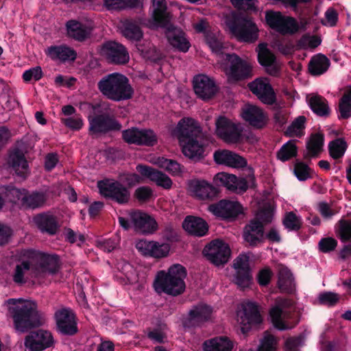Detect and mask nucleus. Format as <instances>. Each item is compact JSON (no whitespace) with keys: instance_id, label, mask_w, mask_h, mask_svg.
I'll return each mask as SVG.
<instances>
[{"instance_id":"1","label":"nucleus","mask_w":351,"mask_h":351,"mask_svg":"<svg viewBox=\"0 0 351 351\" xmlns=\"http://www.w3.org/2000/svg\"><path fill=\"white\" fill-rule=\"evenodd\" d=\"M182 145L183 154L194 162L205 156L207 140L199 123L191 117L182 118L173 130Z\"/></svg>"},{"instance_id":"2","label":"nucleus","mask_w":351,"mask_h":351,"mask_svg":"<svg viewBox=\"0 0 351 351\" xmlns=\"http://www.w3.org/2000/svg\"><path fill=\"white\" fill-rule=\"evenodd\" d=\"M8 302L13 305L9 308V311L17 330L25 332L41 324V315L36 302L11 298Z\"/></svg>"},{"instance_id":"3","label":"nucleus","mask_w":351,"mask_h":351,"mask_svg":"<svg viewBox=\"0 0 351 351\" xmlns=\"http://www.w3.org/2000/svg\"><path fill=\"white\" fill-rule=\"evenodd\" d=\"M186 274V268L180 264L171 266L167 271H159L154 282L155 291L173 296L182 294L186 288L184 278Z\"/></svg>"},{"instance_id":"4","label":"nucleus","mask_w":351,"mask_h":351,"mask_svg":"<svg viewBox=\"0 0 351 351\" xmlns=\"http://www.w3.org/2000/svg\"><path fill=\"white\" fill-rule=\"evenodd\" d=\"M97 88L104 96L113 101L128 100L134 95L129 79L119 73H112L103 77L98 82Z\"/></svg>"},{"instance_id":"5","label":"nucleus","mask_w":351,"mask_h":351,"mask_svg":"<svg viewBox=\"0 0 351 351\" xmlns=\"http://www.w3.org/2000/svg\"><path fill=\"white\" fill-rule=\"evenodd\" d=\"M25 256L33 262L32 269L38 273L56 274L61 267L60 256L35 250H27Z\"/></svg>"},{"instance_id":"6","label":"nucleus","mask_w":351,"mask_h":351,"mask_svg":"<svg viewBox=\"0 0 351 351\" xmlns=\"http://www.w3.org/2000/svg\"><path fill=\"white\" fill-rule=\"evenodd\" d=\"M223 61V69L229 79L238 82L251 77L252 66L235 53H226Z\"/></svg>"},{"instance_id":"7","label":"nucleus","mask_w":351,"mask_h":351,"mask_svg":"<svg viewBox=\"0 0 351 351\" xmlns=\"http://www.w3.org/2000/svg\"><path fill=\"white\" fill-rule=\"evenodd\" d=\"M231 34L239 42L253 43L258 38V29L256 25L247 17L236 18L228 21Z\"/></svg>"},{"instance_id":"8","label":"nucleus","mask_w":351,"mask_h":351,"mask_svg":"<svg viewBox=\"0 0 351 351\" xmlns=\"http://www.w3.org/2000/svg\"><path fill=\"white\" fill-rule=\"evenodd\" d=\"M100 194L118 204H127L130 199V190L119 181L105 179L97 182Z\"/></svg>"},{"instance_id":"9","label":"nucleus","mask_w":351,"mask_h":351,"mask_svg":"<svg viewBox=\"0 0 351 351\" xmlns=\"http://www.w3.org/2000/svg\"><path fill=\"white\" fill-rule=\"evenodd\" d=\"M215 134L223 142L231 144L243 141V128L225 116H219L215 120Z\"/></svg>"},{"instance_id":"10","label":"nucleus","mask_w":351,"mask_h":351,"mask_svg":"<svg viewBox=\"0 0 351 351\" xmlns=\"http://www.w3.org/2000/svg\"><path fill=\"white\" fill-rule=\"evenodd\" d=\"M88 123V132L91 136L119 131L122 128L121 124L113 116L106 112L89 117Z\"/></svg>"},{"instance_id":"11","label":"nucleus","mask_w":351,"mask_h":351,"mask_svg":"<svg viewBox=\"0 0 351 351\" xmlns=\"http://www.w3.org/2000/svg\"><path fill=\"white\" fill-rule=\"evenodd\" d=\"M123 140L130 145L153 147L158 143V136L151 129L132 127L121 132Z\"/></svg>"},{"instance_id":"12","label":"nucleus","mask_w":351,"mask_h":351,"mask_svg":"<svg viewBox=\"0 0 351 351\" xmlns=\"http://www.w3.org/2000/svg\"><path fill=\"white\" fill-rule=\"evenodd\" d=\"M265 19L271 29L283 35L293 34L299 30L298 23L294 18L285 16L279 12H267Z\"/></svg>"},{"instance_id":"13","label":"nucleus","mask_w":351,"mask_h":351,"mask_svg":"<svg viewBox=\"0 0 351 351\" xmlns=\"http://www.w3.org/2000/svg\"><path fill=\"white\" fill-rule=\"evenodd\" d=\"M265 19L271 29L283 35L293 34L299 30L298 23L294 18L285 16L279 12H267Z\"/></svg>"},{"instance_id":"14","label":"nucleus","mask_w":351,"mask_h":351,"mask_svg":"<svg viewBox=\"0 0 351 351\" xmlns=\"http://www.w3.org/2000/svg\"><path fill=\"white\" fill-rule=\"evenodd\" d=\"M208 210L217 217L228 221H234L243 213V207L239 202L226 199L209 205Z\"/></svg>"},{"instance_id":"15","label":"nucleus","mask_w":351,"mask_h":351,"mask_svg":"<svg viewBox=\"0 0 351 351\" xmlns=\"http://www.w3.org/2000/svg\"><path fill=\"white\" fill-rule=\"evenodd\" d=\"M202 253L209 261L218 266L228 261L230 249L222 240L215 239L204 247Z\"/></svg>"},{"instance_id":"16","label":"nucleus","mask_w":351,"mask_h":351,"mask_svg":"<svg viewBox=\"0 0 351 351\" xmlns=\"http://www.w3.org/2000/svg\"><path fill=\"white\" fill-rule=\"evenodd\" d=\"M212 313L213 308L210 305L204 303L194 305L183 318V326L188 328L201 327L210 319Z\"/></svg>"},{"instance_id":"17","label":"nucleus","mask_w":351,"mask_h":351,"mask_svg":"<svg viewBox=\"0 0 351 351\" xmlns=\"http://www.w3.org/2000/svg\"><path fill=\"white\" fill-rule=\"evenodd\" d=\"M101 53L108 62L114 64H125L130 56L125 47L116 41H106L101 47Z\"/></svg>"},{"instance_id":"18","label":"nucleus","mask_w":351,"mask_h":351,"mask_svg":"<svg viewBox=\"0 0 351 351\" xmlns=\"http://www.w3.org/2000/svg\"><path fill=\"white\" fill-rule=\"evenodd\" d=\"M165 29V37L169 45L177 51L186 53L190 47L191 43L186 34L180 27H178L168 22L166 26H160Z\"/></svg>"},{"instance_id":"19","label":"nucleus","mask_w":351,"mask_h":351,"mask_svg":"<svg viewBox=\"0 0 351 351\" xmlns=\"http://www.w3.org/2000/svg\"><path fill=\"white\" fill-rule=\"evenodd\" d=\"M57 331L61 335L73 336L78 332L74 313L70 308H62L55 313Z\"/></svg>"},{"instance_id":"20","label":"nucleus","mask_w":351,"mask_h":351,"mask_svg":"<svg viewBox=\"0 0 351 351\" xmlns=\"http://www.w3.org/2000/svg\"><path fill=\"white\" fill-rule=\"evenodd\" d=\"M136 248L145 256L161 258L168 255L170 246L168 243H160L154 241L141 239L136 243Z\"/></svg>"},{"instance_id":"21","label":"nucleus","mask_w":351,"mask_h":351,"mask_svg":"<svg viewBox=\"0 0 351 351\" xmlns=\"http://www.w3.org/2000/svg\"><path fill=\"white\" fill-rule=\"evenodd\" d=\"M243 239L247 245L256 247L265 242V228L258 221L250 219L243 228Z\"/></svg>"},{"instance_id":"22","label":"nucleus","mask_w":351,"mask_h":351,"mask_svg":"<svg viewBox=\"0 0 351 351\" xmlns=\"http://www.w3.org/2000/svg\"><path fill=\"white\" fill-rule=\"evenodd\" d=\"M189 189L191 195L199 200H213L219 193L216 187L204 180H190Z\"/></svg>"},{"instance_id":"23","label":"nucleus","mask_w":351,"mask_h":351,"mask_svg":"<svg viewBox=\"0 0 351 351\" xmlns=\"http://www.w3.org/2000/svg\"><path fill=\"white\" fill-rule=\"evenodd\" d=\"M53 337L49 331L37 330L32 331L25 340V346L30 351H41L52 346Z\"/></svg>"},{"instance_id":"24","label":"nucleus","mask_w":351,"mask_h":351,"mask_svg":"<svg viewBox=\"0 0 351 351\" xmlns=\"http://www.w3.org/2000/svg\"><path fill=\"white\" fill-rule=\"evenodd\" d=\"M193 84L195 93L203 100L211 99L218 91L215 82L206 75H196L193 79Z\"/></svg>"},{"instance_id":"25","label":"nucleus","mask_w":351,"mask_h":351,"mask_svg":"<svg viewBox=\"0 0 351 351\" xmlns=\"http://www.w3.org/2000/svg\"><path fill=\"white\" fill-rule=\"evenodd\" d=\"M250 90L263 104L274 105L276 103V96L270 84L263 80L256 79L248 84Z\"/></svg>"},{"instance_id":"26","label":"nucleus","mask_w":351,"mask_h":351,"mask_svg":"<svg viewBox=\"0 0 351 351\" xmlns=\"http://www.w3.org/2000/svg\"><path fill=\"white\" fill-rule=\"evenodd\" d=\"M130 219L135 230L144 234H152L158 228V223L154 218L139 210L132 211Z\"/></svg>"},{"instance_id":"27","label":"nucleus","mask_w":351,"mask_h":351,"mask_svg":"<svg viewBox=\"0 0 351 351\" xmlns=\"http://www.w3.org/2000/svg\"><path fill=\"white\" fill-rule=\"evenodd\" d=\"M257 59L258 63L265 68L268 74L272 76L279 74L280 69L276 64V56L268 49L267 44L260 43L258 45Z\"/></svg>"},{"instance_id":"28","label":"nucleus","mask_w":351,"mask_h":351,"mask_svg":"<svg viewBox=\"0 0 351 351\" xmlns=\"http://www.w3.org/2000/svg\"><path fill=\"white\" fill-rule=\"evenodd\" d=\"M136 169L142 176L155 182L157 186L165 189H170L171 188L172 180L162 171L145 165H138Z\"/></svg>"},{"instance_id":"29","label":"nucleus","mask_w":351,"mask_h":351,"mask_svg":"<svg viewBox=\"0 0 351 351\" xmlns=\"http://www.w3.org/2000/svg\"><path fill=\"white\" fill-rule=\"evenodd\" d=\"M241 330L243 334H247L252 326L262 322L258 305L252 302H248L243 305V317H241Z\"/></svg>"},{"instance_id":"30","label":"nucleus","mask_w":351,"mask_h":351,"mask_svg":"<svg viewBox=\"0 0 351 351\" xmlns=\"http://www.w3.org/2000/svg\"><path fill=\"white\" fill-rule=\"evenodd\" d=\"M213 157L217 164L224 165L234 168H243L247 164L245 158L227 149L215 151Z\"/></svg>"},{"instance_id":"31","label":"nucleus","mask_w":351,"mask_h":351,"mask_svg":"<svg viewBox=\"0 0 351 351\" xmlns=\"http://www.w3.org/2000/svg\"><path fill=\"white\" fill-rule=\"evenodd\" d=\"M242 118L251 126L257 129L264 128L267 123V117L263 110L256 106L248 105L243 109Z\"/></svg>"},{"instance_id":"32","label":"nucleus","mask_w":351,"mask_h":351,"mask_svg":"<svg viewBox=\"0 0 351 351\" xmlns=\"http://www.w3.org/2000/svg\"><path fill=\"white\" fill-rule=\"evenodd\" d=\"M34 222L42 233L49 235H55L60 228L57 217L49 213L37 214L34 217Z\"/></svg>"},{"instance_id":"33","label":"nucleus","mask_w":351,"mask_h":351,"mask_svg":"<svg viewBox=\"0 0 351 351\" xmlns=\"http://www.w3.org/2000/svg\"><path fill=\"white\" fill-rule=\"evenodd\" d=\"M182 228L189 234L202 237L208 234V224L202 218L189 215L185 217L182 222Z\"/></svg>"},{"instance_id":"34","label":"nucleus","mask_w":351,"mask_h":351,"mask_svg":"<svg viewBox=\"0 0 351 351\" xmlns=\"http://www.w3.org/2000/svg\"><path fill=\"white\" fill-rule=\"evenodd\" d=\"M67 36L79 42L90 38L92 29L86 24L76 20H69L66 23Z\"/></svg>"},{"instance_id":"35","label":"nucleus","mask_w":351,"mask_h":351,"mask_svg":"<svg viewBox=\"0 0 351 351\" xmlns=\"http://www.w3.org/2000/svg\"><path fill=\"white\" fill-rule=\"evenodd\" d=\"M46 54L53 60L61 62L74 61L77 58V52L65 45H52L47 48Z\"/></svg>"},{"instance_id":"36","label":"nucleus","mask_w":351,"mask_h":351,"mask_svg":"<svg viewBox=\"0 0 351 351\" xmlns=\"http://www.w3.org/2000/svg\"><path fill=\"white\" fill-rule=\"evenodd\" d=\"M234 342L226 336H217L203 343L204 351H232Z\"/></svg>"},{"instance_id":"37","label":"nucleus","mask_w":351,"mask_h":351,"mask_svg":"<svg viewBox=\"0 0 351 351\" xmlns=\"http://www.w3.org/2000/svg\"><path fill=\"white\" fill-rule=\"evenodd\" d=\"M48 199L47 195L43 191H26L23 196L22 206L25 209L35 210L43 207Z\"/></svg>"},{"instance_id":"38","label":"nucleus","mask_w":351,"mask_h":351,"mask_svg":"<svg viewBox=\"0 0 351 351\" xmlns=\"http://www.w3.org/2000/svg\"><path fill=\"white\" fill-rule=\"evenodd\" d=\"M154 23L157 27L166 26L170 21L169 14L167 12V5L165 0H152Z\"/></svg>"},{"instance_id":"39","label":"nucleus","mask_w":351,"mask_h":351,"mask_svg":"<svg viewBox=\"0 0 351 351\" xmlns=\"http://www.w3.org/2000/svg\"><path fill=\"white\" fill-rule=\"evenodd\" d=\"M308 104L311 110L319 117H328L331 112L327 99L319 95H313Z\"/></svg>"},{"instance_id":"40","label":"nucleus","mask_w":351,"mask_h":351,"mask_svg":"<svg viewBox=\"0 0 351 351\" xmlns=\"http://www.w3.org/2000/svg\"><path fill=\"white\" fill-rule=\"evenodd\" d=\"M330 60L324 54L318 53L312 57L308 63V71L313 76H318L327 71Z\"/></svg>"},{"instance_id":"41","label":"nucleus","mask_w":351,"mask_h":351,"mask_svg":"<svg viewBox=\"0 0 351 351\" xmlns=\"http://www.w3.org/2000/svg\"><path fill=\"white\" fill-rule=\"evenodd\" d=\"M9 162L16 173L25 178L28 171V163L24 154L19 150H16L10 155Z\"/></svg>"},{"instance_id":"42","label":"nucleus","mask_w":351,"mask_h":351,"mask_svg":"<svg viewBox=\"0 0 351 351\" xmlns=\"http://www.w3.org/2000/svg\"><path fill=\"white\" fill-rule=\"evenodd\" d=\"M121 33L123 36L131 40L139 41L143 38V31L138 23L132 19H125L122 23Z\"/></svg>"},{"instance_id":"43","label":"nucleus","mask_w":351,"mask_h":351,"mask_svg":"<svg viewBox=\"0 0 351 351\" xmlns=\"http://www.w3.org/2000/svg\"><path fill=\"white\" fill-rule=\"evenodd\" d=\"M278 287L282 292L291 293L294 288V279L291 271L281 265L278 271Z\"/></svg>"},{"instance_id":"44","label":"nucleus","mask_w":351,"mask_h":351,"mask_svg":"<svg viewBox=\"0 0 351 351\" xmlns=\"http://www.w3.org/2000/svg\"><path fill=\"white\" fill-rule=\"evenodd\" d=\"M295 140H289L282 145L276 153V157L282 162L288 161L298 156V147Z\"/></svg>"},{"instance_id":"45","label":"nucleus","mask_w":351,"mask_h":351,"mask_svg":"<svg viewBox=\"0 0 351 351\" xmlns=\"http://www.w3.org/2000/svg\"><path fill=\"white\" fill-rule=\"evenodd\" d=\"M213 180L215 184L217 186H224L229 191H237L238 178L233 174L220 172L215 176Z\"/></svg>"},{"instance_id":"46","label":"nucleus","mask_w":351,"mask_h":351,"mask_svg":"<svg viewBox=\"0 0 351 351\" xmlns=\"http://www.w3.org/2000/svg\"><path fill=\"white\" fill-rule=\"evenodd\" d=\"M324 136L321 133H315L311 136L306 143V149L311 157H316L322 151Z\"/></svg>"},{"instance_id":"47","label":"nucleus","mask_w":351,"mask_h":351,"mask_svg":"<svg viewBox=\"0 0 351 351\" xmlns=\"http://www.w3.org/2000/svg\"><path fill=\"white\" fill-rule=\"evenodd\" d=\"M348 147L347 143L343 138H337L328 144V152L331 158L335 160L341 159Z\"/></svg>"},{"instance_id":"48","label":"nucleus","mask_w":351,"mask_h":351,"mask_svg":"<svg viewBox=\"0 0 351 351\" xmlns=\"http://www.w3.org/2000/svg\"><path fill=\"white\" fill-rule=\"evenodd\" d=\"M306 121L304 116H299L295 118L285 132V135L287 137H301L303 135L302 132L305 128Z\"/></svg>"},{"instance_id":"49","label":"nucleus","mask_w":351,"mask_h":351,"mask_svg":"<svg viewBox=\"0 0 351 351\" xmlns=\"http://www.w3.org/2000/svg\"><path fill=\"white\" fill-rule=\"evenodd\" d=\"M274 211L271 205H267L259 209L252 219L261 223L265 228V226L271 223L274 218Z\"/></svg>"},{"instance_id":"50","label":"nucleus","mask_w":351,"mask_h":351,"mask_svg":"<svg viewBox=\"0 0 351 351\" xmlns=\"http://www.w3.org/2000/svg\"><path fill=\"white\" fill-rule=\"evenodd\" d=\"M158 165L172 175L178 176L182 173L184 167L176 160L167 159L163 157L158 158Z\"/></svg>"},{"instance_id":"51","label":"nucleus","mask_w":351,"mask_h":351,"mask_svg":"<svg viewBox=\"0 0 351 351\" xmlns=\"http://www.w3.org/2000/svg\"><path fill=\"white\" fill-rule=\"evenodd\" d=\"M204 37L206 44L213 52L215 53H222V50L223 49V43L219 38V34L217 32L208 31L206 33V36Z\"/></svg>"},{"instance_id":"52","label":"nucleus","mask_w":351,"mask_h":351,"mask_svg":"<svg viewBox=\"0 0 351 351\" xmlns=\"http://www.w3.org/2000/svg\"><path fill=\"white\" fill-rule=\"evenodd\" d=\"M337 236L343 243L351 241V221L343 219L339 221Z\"/></svg>"},{"instance_id":"53","label":"nucleus","mask_w":351,"mask_h":351,"mask_svg":"<svg viewBox=\"0 0 351 351\" xmlns=\"http://www.w3.org/2000/svg\"><path fill=\"white\" fill-rule=\"evenodd\" d=\"M282 224L289 231H298L302 228L300 218L293 212H288L285 214Z\"/></svg>"},{"instance_id":"54","label":"nucleus","mask_w":351,"mask_h":351,"mask_svg":"<svg viewBox=\"0 0 351 351\" xmlns=\"http://www.w3.org/2000/svg\"><path fill=\"white\" fill-rule=\"evenodd\" d=\"M282 311L279 306H274L269 311V316L274 326L280 330H285L290 328L282 319Z\"/></svg>"},{"instance_id":"55","label":"nucleus","mask_w":351,"mask_h":351,"mask_svg":"<svg viewBox=\"0 0 351 351\" xmlns=\"http://www.w3.org/2000/svg\"><path fill=\"white\" fill-rule=\"evenodd\" d=\"M27 189H19L15 187L14 185H8L5 188V196L10 202L16 203L17 202H21L22 206V202H23V196H25Z\"/></svg>"},{"instance_id":"56","label":"nucleus","mask_w":351,"mask_h":351,"mask_svg":"<svg viewBox=\"0 0 351 351\" xmlns=\"http://www.w3.org/2000/svg\"><path fill=\"white\" fill-rule=\"evenodd\" d=\"M32 269V264L28 261H23L21 264L16 265L13 275V280L15 283L22 285L26 282L24 279L25 271Z\"/></svg>"},{"instance_id":"57","label":"nucleus","mask_w":351,"mask_h":351,"mask_svg":"<svg viewBox=\"0 0 351 351\" xmlns=\"http://www.w3.org/2000/svg\"><path fill=\"white\" fill-rule=\"evenodd\" d=\"M252 278L250 269L237 270L234 276V282L238 287L245 289L249 287Z\"/></svg>"},{"instance_id":"58","label":"nucleus","mask_w":351,"mask_h":351,"mask_svg":"<svg viewBox=\"0 0 351 351\" xmlns=\"http://www.w3.org/2000/svg\"><path fill=\"white\" fill-rule=\"evenodd\" d=\"M318 300L319 303L322 305L334 306L339 301V295L334 292L324 291L319 293Z\"/></svg>"},{"instance_id":"59","label":"nucleus","mask_w":351,"mask_h":351,"mask_svg":"<svg viewBox=\"0 0 351 351\" xmlns=\"http://www.w3.org/2000/svg\"><path fill=\"white\" fill-rule=\"evenodd\" d=\"M274 273L269 267L261 269L256 275V281L261 287H267L269 285Z\"/></svg>"},{"instance_id":"60","label":"nucleus","mask_w":351,"mask_h":351,"mask_svg":"<svg viewBox=\"0 0 351 351\" xmlns=\"http://www.w3.org/2000/svg\"><path fill=\"white\" fill-rule=\"evenodd\" d=\"M43 77V72L40 66L30 68L23 72L22 78L25 82H29L31 80L38 81Z\"/></svg>"},{"instance_id":"61","label":"nucleus","mask_w":351,"mask_h":351,"mask_svg":"<svg viewBox=\"0 0 351 351\" xmlns=\"http://www.w3.org/2000/svg\"><path fill=\"white\" fill-rule=\"evenodd\" d=\"M311 169L303 162H297L294 165V174L300 181L306 180L310 178L309 171Z\"/></svg>"},{"instance_id":"62","label":"nucleus","mask_w":351,"mask_h":351,"mask_svg":"<svg viewBox=\"0 0 351 351\" xmlns=\"http://www.w3.org/2000/svg\"><path fill=\"white\" fill-rule=\"evenodd\" d=\"M274 104L275 112L274 114V119L276 124H278L280 128H282L288 121V113L286 110L282 109L276 104Z\"/></svg>"},{"instance_id":"63","label":"nucleus","mask_w":351,"mask_h":351,"mask_svg":"<svg viewBox=\"0 0 351 351\" xmlns=\"http://www.w3.org/2000/svg\"><path fill=\"white\" fill-rule=\"evenodd\" d=\"M318 245L321 252L327 253L335 249L337 245V241L332 237L323 238L319 241Z\"/></svg>"},{"instance_id":"64","label":"nucleus","mask_w":351,"mask_h":351,"mask_svg":"<svg viewBox=\"0 0 351 351\" xmlns=\"http://www.w3.org/2000/svg\"><path fill=\"white\" fill-rule=\"evenodd\" d=\"M153 196V191L149 186H140L135 190L134 197L139 201L145 202Z\"/></svg>"}]
</instances>
